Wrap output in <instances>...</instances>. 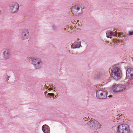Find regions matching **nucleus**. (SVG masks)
Masks as SVG:
<instances>
[{
  "instance_id": "412c9836",
  "label": "nucleus",
  "mask_w": 133,
  "mask_h": 133,
  "mask_svg": "<svg viewBox=\"0 0 133 133\" xmlns=\"http://www.w3.org/2000/svg\"><path fill=\"white\" fill-rule=\"evenodd\" d=\"M84 118H83V119H84V120L85 119H84Z\"/></svg>"
},
{
  "instance_id": "2eb2a0df",
  "label": "nucleus",
  "mask_w": 133,
  "mask_h": 133,
  "mask_svg": "<svg viewBox=\"0 0 133 133\" xmlns=\"http://www.w3.org/2000/svg\"><path fill=\"white\" fill-rule=\"evenodd\" d=\"M48 95H49L52 96H54V94L53 93H49Z\"/></svg>"
},
{
  "instance_id": "ddd939ff",
  "label": "nucleus",
  "mask_w": 133,
  "mask_h": 133,
  "mask_svg": "<svg viewBox=\"0 0 133 133\" xmlns=\"http://www.w3.org/2000/svg\"><path fill=\"white\" fill-rule=\"evenodd\" d=\"M106 34L107 36L108 37H111L115 36V32H113L112 31H107Z\"/></svg>"
},
{
  "instance_id": "7ed1b4c3",
  "label": "nucleus",
  "mask_w": 133,
  "mask_h": 133,
  "mask_svg": "<svg viewBox=\"0 0 133 133\" xmlns=\"http://www.w3.org/2000/svg\"><path fill=\"white\" fill-rule=\"evenodd\" d=\"M32 63L36 69H39L43 66V61L40 58L33 59L32 60Z\"/></svg>"
},
{
  "instance_id": "1a4fd4ad",
  "label": "nucleus",
  "mask_w": 133,
  "mask_h": 133,
  "mask_svg": "<svg viewBox=\"0 0 133 133\" xmlns=\"http://www.w3.org/2000/svg\"><path fill=\"white\" fill-rule=\"evenodd\" d=\"M29 34V32L28 30L25 29L23 30L21 32V39L24 40L28 39Z\"/></svg>"
},
{
  "instance_id": "4468645a",
  "label": "nucleus",
  "mask_w": 133,
  "mask_h": 133,
  "mask_svg": "<svg viewBox=\"0 0 133 133\" xmlns=\"http://www.w3.org/2000/svg\"><path fill=\"white\" fill-rule=\"evenodd\" d=\"M81 46V43L80 42H75L73 44L72 46L73 48H79Z\"/></svg>"
},
{
  "instance_id": "f257e3e1",
  "label": "nucleus",
  "mask_w": 133,
  "mask_h": 133,
  "mask_svg": "<svg viewBox=\"0 0 133 133\" xmlns=\"http://www.w3.org/2000/svg\"><path fill=\"white\" fill-rule=\"evenodd\" d=\"M111 71V76L114 79L118 80L121 78L122 73L119 68L114 66L112 67Z\"/></svg>"
},
{
  "instance_id": "aec40b11",
  "label": "nucleus",
  "mask_w": 133,
  "mask_h": 133,
  "mask_svg": "<svg viewBox=\"0 0 133 133\" xmlns=\"http://www.w3.org/2000/svg\"><path fill=\"white\" fill-rule=\"evenodd\" d=\"M50 88H49V90H50Z\"/></svg>"
},
{
  "instance_id": "9b49d317",
  "label": "nucleus",
  "mask_w": 133,
  "mask_h": 133,
  "mask_svg": "<svg viewBox=\"0 0 133 133\" xmlns=\"http://www.w3.org/2000/svg\"><path fill=\"white\" fill-rule=\"evenodd\" d=\"M10 52L9 50L8 49L5 50L3 54V57L4 59H8L10 57Z\"/></svg>"
},
{
  "instance_id": "9d476101",
  "label": "nucleus",
  "mask_w": 133,
  "mask_h": 133,
  "mask_svg": "<svg viewBox=\"0 0 133 133\" xmlns=\"http://www.w3.org/2000/svg\"><path fill=\"white\" fill-rule=\"evenodd\" d=\"M126 77L128 79L133 78V69L131 68H128L126 70Z\"/></svg>"
},
{
  "instance_id": "dca6fc26",
  "label": "nucleus",
  "mask_w": 133,
  "mask_h": 133,
  "mask_svg": "<svg viewBox=\"0 0 133 133\" xmlns=\"http://www.w3.org/2000/svg\"><path fill=\"white\" fill-rule=\"evenodd\" d=\"M129 34L130 35H133V31H130L129 32Z\"/></svg>"
},
{
  "instance_id": "423d86ee",
  "label": "nucleus",
  "mask_w": 133,
  "mask_h": 133,
  "mask_svg": "<svg viewBox=\"0 0 133 133\" xmlns=\"http://www.w3.org/2000/svg\"><path fill=\"white\" fill-rule=\"evenodd\" d=\"M126 86L125 85L115 84L112 87V90L114 92H118L125 90Z\"/></svg>"
},
{
  "instance_id": "f8f14e48",
  "label": "nucleus",
  "mask_w": 133,
  "mask_h": 133,
  "mask_svg": "<svg viewBox=\"0 0 133 133\" xmlns=\"http://www.w3.org/2000/svg\"><path fill=\"white\" fill-rule=\"evenodd\" d=\"M42 129L44 133H50L49 128L46 125H44L42 127Z\"/></svg>"
},
{
  "instance_id": "39448f33",
  "label": "nucleus",
  "mask_w": 133,
  "mask_h": 133,
  "mask_svg": "<svg viewBox=\"0 0 133 133\" xmlns=\"http://www.w3.org/2000/svg\"><path fill=\"white\" fill-rule=\"evenodd\" d=\"M87 124L92 129H97L100 128L101 125L99 122L95 120L89 121Z\"/></svg>"
},
{
  "instance_id": "20e7f679",
  "label": "nucleus",
  "mask_w": 133,
  "mask_h": 133,
  "mask_svg": "<svg viewBox=\"0 0 133 133\" xmlns=\"http://www.w3.org/2000/svg\"><path fill=\"white\" fill-rule=\"evenodd\" d=\"M19 9V4L16 2H13L9 6V11L10 12L15 13L18 12Z\"/></svg>"
},
{
  "instance_id": "f3484780",
  "label": "nucleus",
  "mask_w": 133,
  "mask_h": 133,
  "mask_svg": "<svg viewBox=\"0 0 133 133\" xmlns=\"http://www.w3.org/2000/svg\"><path fill=\"white\" fill-rule=\"evenodd\" d=\"M56 28L57 27L55 25H54L53 26V28L55 30Z\"/></svg>"
},
{
  "instance_id": "a211bd4d",
  "label": "nucleus",
  "mask_w": 133,
  "mask_h": 133,
  "mask_svg": "<svg viewBox=\"0 0 133 133\" xmlns=\"http://www.w3.org/2000/svg\"><path fill=\"white\" fill-rule=\"evenodd\" d=\"M94 133H98V132L97 131H95L94 132Z\"/></svg>"
},
{
  "instance_id": "6ab92c4d",
  "label": "nucleus",
  "mask_w": 133,
  "mask_h": 133,
  "mask_svg": "<svg viewBox=\"0 0 133 133\" xmlns=\"http://www.w3.org/2000/svg\"><path fill=\"white\" fill-rule=\"evenodd\" d=\"M45 97H48V96L47 95V96H46V95H45Z\"/></svg>"
},
{
  "instance_id": "6e6552de",
  "label": "nucleus",
  "mask_w": 133,
  "mask_h": 133,
  "mask_svg": "<svg viewBox=\"0 0 133 133\" xmlns=\"http://www.w3.org/2000/svg\"><path fill=\"white\" fill-rule=\"evenodd\" d=\"M80 8L81 9V7L79 5L73 6L71 8V12L74 15L80 14L82 12V9L81 11H80Z\"/></svg>"
},
{
  "instance_id": "0eeeda50",
  "label": "nucleus",
  "mask_w": 133,
  "mask_h": 133,
  "mask_svg": "<svg viewBox=\"0 0 133 133\" xmlns=\"http://www.w3.org/2000/svg\"><path fill=\"white\" fill-rule=\"evenodd\" d=\"M106 91L102 90H97L96 91V96L99 99H105L107 97Z\"/></svg>"
},
{
  "instance_id": "f03ea898",
  "label": "nucleus",
  "mask_w": 133,
  "mask_h": 133,
  "mask_svg": "<svg viewBox=\"0 0 133 133\" xmlns=\"http://www.w3.org/2000/svg\"><path fill=\"white\" fill-rule=\"evenodd\" d=\"M130 130L129 125L126 124H121L117 127L118 133H129Z\"/></svg>"
}]
</instances>
